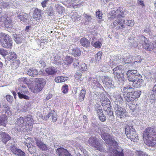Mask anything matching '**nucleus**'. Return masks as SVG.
I'll list each match as a JSON object with an SVG mask.
<instances>
[{
    "label": "nucleus",
    "mask_w": 156,
    "mask_h": 156,
    "mask_svg": "<svg viewBox=\"0 0 156 156\" xmlns=\"http://www.w3.org/2000/svg\"><path fill=\"white\" fill-rule=\"evenodd\" d=\"M101 135L109 146L108 150L110 156H124L122 149L118 146L117 142L109 134L103 132L101 133Z\"/></svg>",
    "instance_id": "nucleus-2"
},
{
    "label": "nucleus",
    "mask_w": 156,
    "mask_h": 156,
    "mask_svg": "<svg viewBox=\"0 0 156 156\" xmlns=\"http://www.w3.org/2000/svg\"><path fill=\"white\" fill-rule=\"evenodd\" d=\"M81 16L78 14L76 12L74 13L72 15L71 18L73 21H76L80 20Z\"/></svg>",
    "instance_id": "nucleus-40"
},
{
    "label": "nucleus",
    "mask_w": 156,
    "mask_h": 156,
    "mask_svg": "<svg viewBox=\"0 0 156 156\" xmlns=\"http://www.w3.org/2000/svg\"><path fill=\"white\" fill-rule=\"evenodd\" d=\"M0 54L4 56H5L7 54V52L6 50L0 48Z\"/></svg>",
    "instance_id": "nucleus-57"
},
{
    "label": "nucleus",
    "mask_w": 156,
    "mask_h": 156,
    "mask_svg": "<svg viewBox=\"0 0 156 156\" xmlns=\"http://www.w3.org/2000/svg\"><path fill=\"white\" fill-rule=\"evenodd\" d=\"M136 39L146 50L150 51L154 49V44L151 42H150L144 36L140 35L138 36Z\"/></svg>",
    "instance_id": "nucleus-5"
},
{
    "label": "nucleus",
    "mask_w": 156,
    "mask_h": 156,
    "mask_svg": "<svg viewBox=\"0 0 156 156\" xmlns=\"http://www.w3.org/2000/svg\"><path fill=\"white\" fill-rule=\"evenodd\" d=\"M24 117H20L18 119L17 123L16 125V128L18 131L22 130L24 128H22L24 127L25 124Z\"/></svg>",
    "instance_id": "nucleus-17"
},
{
    "label": "nucleus",
    "mask_w": 156,
    "mask_h": 156,
    "mask_svg": "<svg viewBox=\"0 0 156 156\" xmlns=\"http://www.w3.org/2000/svg\"><path fill=\"white\" fill-rule=\"evenodd\" d=\"M114 78L119 85H122L124 82V74L123 73H114Z\"/></svg>",
    "instance_id": "nucleus-16"
},
{
    "label": "nucleus",
    "mask_w": 156,
    "mask_h": 156,
    "mask_svg": "<svg viewBox=\"0 0 156 156\" xmlns=\"http://www.w3.org/2000/svg\"><path fill=\"white\" fill-rule=\"evenodd\" d=\"M96 15L97 17L99 19H101L102 17V13L100 11H97Z\"/></svg>",
    "instance_id": "nucleus-55"
},
{
    "label": "nucleus",
    "mask_w": 156,
    "mask_h": 156,
    "mask_svg": "<svg viewBox=\"0 0 156 156\" xmlns=\"http://www.w3.org/2000/svg\"><path fill=\"white\" fill-rule=\"evenodd\" d=\"M79 61L78 59H76L74 62L73 65L75 67H78L79 65Z\"/></svg>",
    "instance_id": "nucleus-64"
},
{
    "label": "nucleus",
    "mask_w": 156,
    "mask_h": 156,
    "mask_svg": "<svg viewBox=\"0 0 156 156\" xmlns=\"http://www.w3.org/2000/svg\"><path fill=\"white\" fill-rule=\"evenodd\" d=\"M108 115V118L109 120H112L113 119L114 115L113 112L111 110V107H107V108L105 110Z\"/></svg>",
    "instance_id": "nucleus-24"
},
{
    "label": "nucleus",
    "mask_w": 156,
    "mask_h": 156,
    "mask_svg": "<svg viewBox=\"0 0 156 156\" xmlns=\"http://www.w3.org/2000/svg\"><path fill=\"white\" fill-rule=\"evenodd\" d=\"M73 61V59L72 57L70 56H66L65 58V61H64L65 65H70L71 64Z\"/></svg>",
    "instance_id": "nucleus-39"
},
{
    "label": "nucleus",
    "mask_w": 156,
    "mask_h": 156,
    "mask_svg": "<svg viewBox=\"0 0 156 156\" xmlns=\"http://www.w3.org/2000/svg\"><path fill=\"white\" fill-rule=\"evenodd\" d=\"M37 146L42 150H46L47 149V147L46 144H44L43 142L40 140H37L36 142Z\"/></svg>",
    "instance_id": "nucleus-27"
},
{
    "label": "nucleus",
    "mask_w": 156,
    "mask_h": 156,
    "mask_svg": "<svg viewBox=\"0 0 156 156\" xmlns=\"http://www.w3.org/2000/svg\"><path fill=\"white\" fill-rule=\"evenodd\" d=\"M49 1V0H44L41 3V5L43 8L46 7Z\"/></svg>",
    "instance_id": "nucleus-60"
},
{
    "label": "nucleus",
    "mask_w": 156,
    "mask_h": 156,
    "mask_svg": "<svg viewBox=\"0 0 156 156\" xmlns=\"http://www.w3.org/2000/svg\"><path fill=\"white\" fill-rule=\"evenodd\" d=\"M55 8L57 12L59 14H62L65 12V9L63 7L58 4H55Z\"/></svg>",
    "instance_id": "nucleus-33"
},
{
    "label": "nucleus",
    "mask_w": 156,
    "mask_h": 156,
    "mask_svg": "<svg viewBox=\"0 0 156 156\" xmlns=\"http://www.w3.org/2000/svg\"><path fill=\"white\" fill-rule=\"evenodd\" d=\"M46 12L48 15L51 16L53 14L54 12L53 8L52 7H48L46 10Z\"/></svg>",
    "instance_id": "nucleus-48"
},
{
    "label": "nucleus",
    "mask_w": 156,
    "mask_h": 156,
    "mask_svg": "<svg viewBox=\"0 0 156 156\" xmlns=\"http://www.w3.org/2000/svg\"><path fill=\"white\" fill-rule=\"evenodd\" d=\"M0 138L2 141L5 144L10 140L11 137L8 134L5 132H2L0 134Z\"/></svg>",
    "instance_id": "nucleus-19"
},
{
    "label": "nucleus",
    "mask_w": 156,
    "mask_h": 156,
    "mask_svg": "<svg viewBox=\"0 0 156 156\" xmlns=\"http://www.w3.org/2000/svg\"><path fill=\"white\" fill-rule=\"evenodd\" d=\"M80 43L81 45L87 48L89 47L90 42L89 40L83 37L80 40Z\"/></svg>",
    "instance_id": "nucleus-23"
},
{
    "label": "nucleus",
    "mask_w": 156,
    "mask_h": 156,
    "mask_svg": "<svg viewBox=\"0 0 156 156\" xmlns=\"http://www.w3.org/2000/svg\"><path fill=\"white\" fill-rule=\"evenodd\" d=\"M29 151L31 154L35 153L36 151V148L35 147H33V146H31L30 147H27Z\"/></svg>",
    "instance_id": "nucleus-54"
},
{
    "label": "nucleus",
    "mask_w": 156,
    "mask_h": 156,
    "mask_svg": "<svg viewBox=\"0 0 156 156\" xmlns=\"http://www.w3.org/2000/svg\"><path fill=\"white\" fill-rule=\"evenodd\" d=\"M91 84L93 87H96L100 88L101 86L99 82L97 81V80L96 79H93V80H92Z\"/></svg>",
    "instance_id": "nucleus-43"
},
{
    "label": "nucleus",
    "mask_w": 156,
    "mask_h": 156,
    "mask_svg": "<svg viewBox=\"0 0 156 156\" xmlns=\"http://www.w3.org/2000/svg\"><path fill=\"white\" fill-rule=\"evenodd\" d=\"M5 27L7 28H10L12 27V23L10 20L7 19L4 22Z\"/></svg>",
    "instance_id": "nucleus-45"
},
{
    "label": "nucleus",
    "mask_w": 156,
    "mask_h": 156,
    "mask_svg": "<svg viewBox=\"0 0 156 156\" xmlns=\"http://www.w3.org/2000/svg\"><path fill=\"white\" fill-rule=\"evenodd\" d=\"M86 91L85 90L83 89L81 90L79 96V100L81 101L83 100Z\"/></svg>",
    "instance_id": "nucleus-44"
},
{
    "label": "nucleus",
    "mask_w": 156,
    "mask_h": 156,
    "mask_svg": "<svg viewBox=\"0 0 156 156\" xmlns=\"http://www.w3.org/2000/svg\"><path fill=\"white\" fill-rule=\"evenodd\" d=\"M45 71L48 75H51L55 74L57 72V70L55 67H52L46 69Z\"/></svg>",
    "instance_id": "nucleus-26"
},
{
    "label": "nucleus",
    "mask_w": 156,
    "mask_h": 156,
    "mask_svg": "<svg viewBox=\"0 0 156 156\" xmlns=\"http://www.w3.org/2000/svg\"><path fill=\"white\" fill-rule=\"evenodd\" d=\"M132 89V88L129 86L125 87L123 88V93H126L127 92H129L132 97L133 98L134 100H135L136 99L139 98L141 95V92L140 90L130 92V89Z\"/></svg>",
    "instance_id": "nucleus-12"
},
{
    "label": "nucleus",
    "mask_w": 156,
    "mask_h": 156,
    "mask_svg": "<svg viewBox=\"0 0 156 156\" xmlns=\"http://www.w3.org/2000/svg\"><path fill=\"white\" fill-rule=\"evenodd\" d=\"M51 117L52 121L55 122L57 120V115L56 113L54 111H52Z\"/></svg>",
    "instance_id": "nucleus-51"
},
{
    "label": "nucleus",
    "mask_w": 156,
    "mask_h": 156,
    "mask_svg": "<svg viewBox=\"0 0 156 156\" xmlns=\"http://www.w3.org/2000/svg\"><path fill=\"white\" fill-rule=\"evenodd\" d=\"M124 12V10L121 7H119L116 11L113 10L109 12L108 19L112 20L115 17L117 18V20L111 23V26L112 27H115L118 24L121 25V26L119 27L120 28L123 27L124 25L122 24L123 23H125L126 25L131 27L134 26V22L133 20L125 21L124 19H121L125 16Z\"/></svg>",
    "instance_id": "nucleus-1"
},
{
    "label": "nucleus",
    "mask_w": 156,
    "mask_h": 156,
    "mask_svg": "<svg viewBox=\"0 0 156 156\" xmlns=\"http://www.w3.org/2000/svg\"><path fill=\"white\" fill-rule=\"evenodd\" d=\"M101 101L103 106L106 105V107H109L108 105L110 103V102L108 99L107 98L104 100H101Z\"/></svg>",
    "instance_id": "nucleus-46"
},
{
    "label": "nucleus",
    "mask_w": 156,
    "mask_h": 156,
    "mask_svg": "<svg viewBox=\"0 0 156 156\" xmlns=\"http://www.w3.org/2000/svg\"><path fill=\"white\" fill-rule=\"evenodd\" d=\"M35 83L40 86H42L43 88L46 83L44 79L42 78H37L35 80Z\"/></svg>",
    "instance_id": "nucleus-28"
},
{
    "label": "nucleus",
    "mask_w": 156,
    "mask_h": 156,
    "mask_svg": "<svg viewBox=\"0 0 156 156\" xmlns=\"http://www.w3.org/2000/svg\"><path fill=\"white\" fill-rule=\"evenodd\" d=\"M27 79L26 78H19L18 81V83H27Z\"/></svg>",
    "instance_id": "nucleus-49"
},
{
    "label": "nucleus",
    "mask_w": 156,
    "mask_h": 156,
    "mask_svg": "<svg viewBox=\"0 0 156 156\" xmlns=\"http://www.w3.org/2000/svg\"><path fill=\"white\" fill-rule=\"evenodd\" d=\"M94 39L95 38H94V37H93L91 43L92 45L96 48H101L102 46L101 43L99 41H95L94 40Z\"/></svg>",
    "instance_id": "nucleus-29"
},
{
    "label": "nucleus",
    "mask_w": 156,
    "mask_h": 156,
    "mask_svg": "<svg viewBox=\"0 0 156 156\" xmlns=\"http://www.w3.org/2000/svg\"><path fill=\"white\" fill-rule=\"evenodd\" d=\"M82 76V72L81 71H78L76 72L75 74L74 75L75 77L77 80L80 78Z\"/></svg>",
    "instance_id": "nucleus-53"
},
{
    "label": "nucleus",
    "mask_w": 156,
    "mask_h": 156,
    "mask_svg": "<svg viewBox=\"0 0 156 156\" xmlns=\"http://www.w3.org/2000/svg\"><path fill=\"white\" fill-rule=\"evenodd\" d=\"M15 154L18 156H25V153L20 149H17L15 151Z\"/></svg>",
    "instance_id": "nucleus-47"
},
{
    "label": "nucleus",
    "mask_w": 156,
    "mask_h": 156,
    "mask_svg": "<svg viewBox=\"0 0 156 156\" xmlns=\"http://www.w3.org/2000/svg\"><path fill=\"white\" fill-rule=\"evenodd\" d=\"M143 138H146L147 145L151 147L156 146V127H148L143 134Z\"/></svg>",
    "instance_id": "nucleus-4"
},
{
    "label": "nucleus",
    "mask_w": 156,
    "mask_h": 156,
    "mask_svg": "<svg viewBox=\"0 0 156 156\" xmlns=\"http://www.w3.org/2000/svg\"><path fill=\"white\" fill-rule=\"evenodd\" d=\"M7 117L4 115H2L0 116V126H5L7 123Z\"/></svg>",
    "instance_id": "nucleus-36"
},
{
    "label": "nucleus",
    "mask_w": 156,
    "mask_h": 156,
    "mask_svg": "<svg viewBox=\"0 0 156 156\" xmlns=\"http://www.w3.org/2000/svg\"><path fill=\"white\" fill-rule=\"evenodd\" d=\"M28 105L25 104L21 107V110L23 111L26 112L28 110Z\"/></svg>",
    "instance_id": "nucleus-63"
},
{
    "label": "nucleus",
    "mask_w": 156,
    "mask_h": 156,
    "mask_svg": "<svg viewBox=\"0 0 156 156\" xmlns=\"http://www.w3.org/2000/svg\"><path fill=\"white\" fill-rule=\"evenodd\" d=\"M41 10L36 9L34 11L33 15V18L36 20L41 19Z\"/></svg>",
    "instance_id": "nucleus-20"
},
{
    "label": "nucleus",
    "mask_w": 156,
    "mask_h": 156,
    "mask_svg": "<svg viewBox=\"0 0 156 156\" xmlns=\"http://www.w3.org/2000/svg\"><path fill=\"white\" fill-rule=\"evenodd\" d=\"M99 119L102 122H104L106 119V118L105 115H104V114H102V115L98 116Z\"/></svg>",
    "instance_id": "nucleus-59"
},
{
    "label": "nucleus",
    "mask_w": 156,
    "mask_h": 156,
    "mask_svg": "<svg viewBox=\"0 0 156 156\" xmlns=\"http://www.w3.org/2000/svg\"><path fill=\"white\" fill-rule=\"evenodd\" d=\"M29 88L32 92L34 93L38 92L41 91L43 89L42 86H40L36 83L34 87H33L30 86L29 87Z\"/></svg>",
    "instance_id": "nucleus-22"
},
{
    "label": "nucleus",
    "mask_w": 156,
    "mask_h": 156,
    "mask_svg": "<svg viewBox=\"0 0 156 156\" xmlns=\"http://www.w3.org/2000/svg\"><path fill=\"white\" fill-rule=\"evenodd\" d=\"M115 114L117 117V119L123 118L127 116V113L126 110L118 105L115 104L114 106Z\"/></svg>",
    "instance_id": "nucleus-10"
},
{
    "label": "nucleus",
    "mask_w": 156,
    "mask_h": 156,
    "mask_svg": "<svg viewBox=\"0 0 156 156\" xmlns=\"http://www.w3.org/2000/svg\"><path fill=\"white\" fill-rule=\"evenodd\" d=\"M103 82L105 87L107 88L112 87L114 86L112 78L109 76H104Z\"/></svg>",
    "instance_id": "nucleus-14"
},
{
    "label": "nucleus",
    "mask_w": 156,
    "mask_h": 156,
    "mask_svg": "<svg viewBox=\"0 0 156 156\" xmlns=\"http://www.w3.org/2000/svg\"><path fill=\"white\" fill-rule=\"evenodd\" d=\"M87 68V67L85 63H82L80 66V69L81 71L85 70Z\"/></svg>",
    "instance_id": "nucleus-58"
},
{
    "label": "nucleus",
    "mask_w": 156,
    "mask_h": 156,
    "mask_svg": "<svg viewBox=\"0 0 156 156\" xmlns=\"http://www.w3.org/2000/svg\"><path fill=\"white\" fill-rule=\"evenodd\" d=\"M6 98L7 101L9 102H12L13 100L12 97L10 95H6Z\"/></svg>",
    "instance_id": "nucleus-61"
},
{
    "label": "nucleus",
    "mask_w": 156,
    "mask_h": 156,
    "mask_svg": "<svg viewBox=\"0 0 156 156\" xmlns=\"http://www.w3.org/2000/svg\"><path fill=\"white\" fill-rule=\"evenodd\" d=\"M14 40L17 44H19L21 43L23 40V36L20 34H14Z\"/></svg>",
    "instance_id": "nucleus-30"
},
{
    "label": "nucleus",
    "mask_w": 156,
    "mask_h": 156,
    "mask_svg": "<svg viewBox=\"0 0 156 156\" xmlns=\"http://www.w3.org/2000/svg\"><path fill=\"white\" fill-rule=\"evenodd\" d=\"M48 40L47 39H44L41 40L40 45H43L44 44H46L48 42Z\"/></svg>",
    "instance_id": "nucleus-62"
},
{
    "label": "nucleus",
    "mask_w": 156,
    "mask_h": 156,
    "mask_svg": "<svg viewBox=\"0 0 156 156\" xmlns=\"http://www.w3.org/2000/svg\"><path fill=\"white\" fill-rule=\"evenodd\" d=\"M69 50L73 56L75 57L79 56L81 55V51L75 44L70 45L69 47Z\"/></svg>",
    "instance_id": "nucleus-13"
},
{
    "label": "nucleus",
    "mask_w": 156,
    "mask_h": 156,
    "mask_svg": "<svg viewBox=\"0 0 156 156\" xmlns=\"http://www.w3.org/2000/svg\"><path fill=\"white\" fill-rule=\"evenodd\" d=\"M27 74L31 76L34 77L38 74L37 70L34 68L29 69L27 71Z\"/></svg>",
    "instance_id": "nucleus-25"
},
{
    "label": "nucleus",
    "mask_w": 156,
    "mask_h": 156,
    "mask_svg": "<svg viewBox=\"0 0 156 156\" xmlns=\"http://www.w3.org/2000/svg\"><path fill=\"white\" fill-rule=\"evenodd\" d=\"M124 69V66H123L120 65L114 68L113 69V74L114 73H122V71Z\"/></svg>",
    "instance_id": "nucleus-37"
},
{
    "label": "nucleus",
    "mask_w": 156,
    "mask_h": 156,
    "mask_svg": "<svg viewBox=\"0 0 156 156\" xmlns=\"http://www.w3.org/2000/svg\"><path fill=\"white\" fill-rule=\"evenodd\" d=\"M88 143L91 146L93 147L95 149L98 150L101 152H104L105 149L103 146L99 143L98 140L96 137L92 136L89 139Z\"/></svg>",
    "instance_id": "nucleus-9"
},
{
    "label": "nucleus",
    "mask_w": 156,
    "mask_h": 156,
    "mask_svg": "<svg viewBox=\"0 0 156 156\" xmlns=\"http://www.w3.org/2000/svg\"><path fill=\"white\" fill-rule=\"evenodd\" d=\"M62 91L64 94L66 93L68 90V87L67 85H63L62 87Z\"/></svg>",
    "instance_id": "nucleus-52"
},
{
    "label": "nucleus",
    "mask_w": 156,
    "mask_h": 156,
    "mask_svg": "<svg viewBox=\"0 0 156 156\" xmlns=\"http://www.w3.org/2000/svg\"><path fill=\"white\" fill-rule=\"evenodd\" d=\"M14 142L13 141H10L7 144L8 146L11 150H12V149L14 148L15 147V145L14 144Z\"/></svg>",
    "instance_id": "nucleus-50"
},
{
    "label": "nucleus",
    "mask_w": 156,
    "mask_h": 156,
    "mask_svg": "<svg viewBox=\"0 0 156 156\" xmlns=\"http://www.w3.org/2000/svg\"><path fill=\"white\" fill-rule=\"evenodd\" d=\"M0 43L3 47L11 49L12 46V42L8 35L0 33Z\"/></svg>",
    "instance_id": "nucleus-6"
},
{
    "label": "nucleus",
    "mask_w": 156,
    "mask_h": 156,
    "mask_svg": "<svg viewBox=\"0 0 156 156\" xmlns=\"http://www.w3.org/2000/svg\"><path fill=\"white\" fill-rule=\"evenodd\" d=\"M6 16L5 15L4 13L0 12V22L2 21L3 20H4V19L6 18Z\"/></svg>",
    "instance_id": "nucleus-56"
},
{
    "label": "nucleus",
    "mask_w": 156,
    "mask_h": 156,
    "mask_svg": "<svg viewBox=\"0 0 156 156\" xmlns=\"http://www.w3.org/2000/svg\"><path fill=\"white\" fill-rule=\"evenodd\" d=\"M125 133L126 134L127 137L131 141L134 142L138 141V136L133 126H127L125 129Z\"/></svg>",
    "instance_id": "nucleus-8"
},
{
    "label": "nucleus",
    "mask_w": 156,
    "mask_h": 156,
    "mask_svg": "<svg viewBox=\"0 0 156 156\" xmlns=\"http://www.w3.org/2000/svg\"><path fill=\"white\" fill-rule=\"evenodd\" d=\"M12 3L5 0L1 2L0 3V8L3 9H9L12 7Z\"/></svg>",
    "instance_id": "nucleus-21"
},
{
    "label": "nucleus",
    "mask_w": 156,
    "mask_h": 156,
    "mask_svg": "<svg viewBox=\"0 0 156 156\" xmlns=\"http://www.w3.org/2000/svg\"><path fill=\"white\" fill-rule=\"evenodd\" d=\"M126 75L128 80L132 82L133 85L135 87L139 88L143 86L144 80L137 70H129L127 71Z\"/></svg>",
    "instance_id": "nucleus-3"
},
{
    "label": "nucleus",
    "mask_w": 156,
    "mask_h": 156,
    "mask_svg": "<svg viewBox=\"0 0 156 156\" xmlns=\"http://www.w3.org/2000/svg\"><path fill=\"white\" fill-rule=\"evenodd\" d=\"M113 96L116 102H119V103H120L123 101V99L119 94H114Z\"/></svg>",
    "instance_id": "nucleus-41"
},
{
    "label": "nucleus",
    "mask_w": 156,
    "mask_h": 156,
    "mask_svg": "<svg viewBox=\"0 0 156 156\" xmlns=\"http://www.w3.org/2000/svg\"><path fill=\"white\" fill-rule=\"evenodd\" d=\"M32 141L30 138H27L23 142V144L25 146H26L27 147H30L31 146Z\"/></svg>",
    "instance_id": "nucleus-42"
},
{
    "label": "nucleus",
    "mask_w": 156,
    "mask_h": 156,
    "mask_svg": "<svg viewBox=\"0 0 156 156\" xmlns=\"http://www.w3.org/2000/svg\"><path fill=\"white\" fill-rule=\"evenodd\" d=\"M17 16L21 21H23V22H27V21L28 15L25 13L23 12L20 13Z\"/></svg>",
    "instance_id": "nucleus-32"
},
{
    "label": "nucleus",
    "mask_w": 156,
    "mask_h": 156,
    "mask_svg": "<svg viewBox=\"0 0 156 156\" xmlns=\"http://www.w3.org/2000/svg\"><path fill=\"white\" fill-rule=\"evenodd\" d=\"M102 55V52H98L95 55V58L92 59V62L96 63H99L101 60Z\"/></svg>",
    "instance_id": "nucleus-31"
},
{
    "label": "nucleus",
    "mask_w": 156,
    "mask_h": 156,
    "mask_svg": "<svg viewBox=\"0 0 156 156\" xmlns=\"http://www.w3.org/2000/svg\"><path fill=\"white\" fill-rule=\"evenodd\" d=\"M68 78L63 76H59L55 78V81L57 83L64 82L67 80Z\"/></svg>",
    "instance_id": "nucleus-34"
},
{
    "label": "nucleus",
    "mask_w": 156,
    "mask_h": 156,
    "mask_svg": "<svg viewBox=\"0 0 156 156\" xmlns=\"http://www.w3.org/2000/svg\"><path fill=\"white\" fill-rule=\"evenodd\" d=\"M24 119L26 122L25 127L26 129L29 131H31L33 128V123L34 120L31 116H29L28 117H25Z\"/></svg>",
    "instance_id": "nucleus-15"
},
{
    "label": "nucleus",
    "mask_w": 156,
    "mask_h": 156,
    "mask_svg": "<svg viewBox=\"0 0 156 156\" xmlns=\"http://www.w3.org/2000/svg\"><path fill=\"white\" fill-rule=\"evenodd\" d=\"M17 55L16 54L13 52H9L7 56V59L9 61L13 60L16 58Z\"/></svg>",
    "instance_id": "nucleus-38"
},
{
    "label": "nucleus",
    "mask_w": 156,
    "mask_h": 156,
    "mask_svg": "<svg viewBox=\"0 0 156 156\" xmlns=\"http://www.w3.org/2000/svg\"><path fill=\"white\" fill-rule=\"evenodd\" d=\"M16 92L19 98L29 99V97L27 95L28 93V90L24 85L21 84L18 85V87L16 88Z\"/></svg>",
    "instance_id": "nucleus-7"
},
{
    "label": "nucleus",
    "mask_w": 156,
    "mask_h": 156,
    "mask_svg": "<svg viewBox=\"0 0 156 156\" xmlns=\"http://www.w3.org/2000/svg\"><path fill=\"white\" fill-rule=\"evenodd\" d=\"M50 58L51 62L56 65L61 66H64V61L61 58L54 53H52Z\"/></svg>",
    "instance_id": "nucleus-11"
},
{
    "label": "nucleus",
    "mask_w": 156,
    "mask_h": 156,
    "mask_svg": "<svg viewBox=\"0 0 156 156\" xmlns=\"http://www.w3.org/2000/svg\"><path fill=\"white\" fill-rule=\"evenodd\" d=\"M57 154L59 156H71L70 154L66 149L62 148H59L56 150Z\"/></svg>",
    "instance_id": "nucleus-18"
},
{
    "label": "nucleus",
    "mask_w": 156,
    "mask_h": 156,
    "mask_svg": "<svg viewBox=\"0 0 156 156\" xmlns=\"http://www.w3.org/2000/svg\"><path fill=\"white\" fill-rule=\"evenodd\" d=\"M124 98L125 100L128 102H132L134 101L133 98L131 95V94L129 92H127V94L125 95L123 94Z\"/></svg>",
    "instance_id": "nucleus-35"
}]
</instances>
